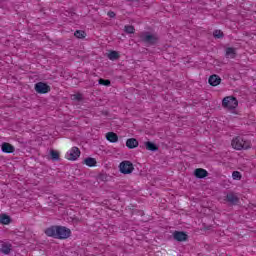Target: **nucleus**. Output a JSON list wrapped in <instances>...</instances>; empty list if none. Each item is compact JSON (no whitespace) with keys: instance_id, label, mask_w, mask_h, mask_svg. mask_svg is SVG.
Listing matches in <instances>:
<instances>
[{"instance_id":"nucleus-27","label":"nucleus","mask_w":256,"mask_h":256,"mask_svg":"<svg viewBox=\"0 0 256 256\" xmlns=\"http://www.w3.org/2000/svg\"><path fill=\"white\" fill-rule=\"evenodd\" d=\"M73 101H83V94L81 93H76L72 95Z\"/></svg>"},{"instance_id":"nucleus-15","label":"nucleus","mask_w":256,"mask_h":256,"mask_svg":"<svg viewBox=\"0 0 256 256\" xmlns=\"http://www.w3.org/2000/svg\"><path fill=\"white\" fill-rule=\"evenodd\" d=\"M12 247H13V246H12L10 243L4 242V243H2V245H1L0 251H1V253H3L4 255H9V254L11 253V248H12Z\"/></svg>"},{"instance_id":"nucleus-12","label":"nucleus","mask_w":256,"mask_h":256,"mask_svg":"<svg viewBox=\"0 0 256 256\" xmlns=\"http://www.w3.org/2000/svg\"><path fill=\"white\" fill-rule=\"evenodd\" d=\"M126 147H128V149H135L139 147V141L135 138H129L126 141Z\"/></svg>"},{"instance_id":"nucleus-13","label":"nucleus","mask_w":256,"mask_h":256,"mask_svg":"<svg viewBox=\"0 0 256 256\" xmlns=\"http://www.w3.org/2000/svg\"><path fill=\"white\" fill-rule=\"evenodd\" d=\"M3 153H15V147L10 143L4 142L2 144Z\"/></svg>"},{"instance_id":"nucleus-29","label":"nucleus","mask_w":256,"mask_h":256,"mask_svg":"<svg viewBox=\"0 0 256 256\" xmlns=\"http://www.w3.org/2000/svg\"><path fill=\"white\" fill-rule=\"evenodd\" d=\"M98 177L100 181H107V174H100Z\"/></svg>"},{"instance_id":"nucleus-7","label":"nucleus","mask_w":256,"mask_h":256,"mask_svg":"<svg viewBox=\"0 0 256 256\" xmlns=\"http://www.w3.org/2000/svg\"><path fill=\"white\" fill-rule=\"evenodd\" d=\"M173 239L179 243H183V241H187V239H189V235L183 231H174Z\"/></svg>"},{"instance_id":"nucleus-26","label":"nucleus","mask_w":256,"mask_h":256,"mask_svg":"<svg viewBox=\"0 0 256 256\" xmlns=\"http://www.w3.org/2000/svg\"><path fill=\"white\" fill-rule=\"evenodd\" d=\"M124 31L128 34H133L135 33V27L131 26V25H126L124 27Z\"/></svg>"},{"instance_id":"nucleus-22","label":"nucleus","mask_w":256,"mask_h":256,"mask_svg":"<svg viewBox=\"0 0 256 256\" xmlns=\"http://www.w3.org/2000/svg\"><path fill=\"white\" fill-rule=\"evenodd\" d=\"M86 35L87 33H85V31L83 30H76L74 33V37H76L77 39H85Z\"/></svg>"},{"instance_id":"nucleus-17","label":"nucleus","mask_w":256,"mask_h":256,"mask_svg":"<svg viewBox=\"0 0 256 256\" xmlns=\"http://www.w3.org/2000/svg\"><path fill=\"white\" fill-rule=\"evenodd\" d=\"M0 223L2 225H9V223H11V216L7 214L0 215Z\"/></svg>"},{"instance_id":"nucleus-20","label":"nucleus","mask_w":256,"mask_h":256,"mask_svg":"<svg viewBox=\"0 0 256 256\" xmlns=\"http://www.w3.org/2000/svg\"><path fill=\"white\" fill-rule=\"evenodd\" d=\"M84 163L88 167H95L97 165V160L95 158L88 157L84 159Z\"/></svg>"},{"instance_id":"nucleus-6","label":"nucleus","mask_w":256,"mask_h":256,"mask_svg":"<svg viewBox=\"0 0 256 256\" xmlns=\"http://www.w3.org/2000/svg\"><path fill=\"white\" fill-rule=\"evenodd\" d=\"M34 89L36 93H39L40 95H45V93H49L51 91V86H49L45 82H38L35 84Z\"/></svg>"},{"instance_id":"nucleus-14","label":"nucleus","mask_w":256,"mask_h":256,"mask_svg":"<svg viewBox=\"0 0 256 256\" xmlns=\"http://www.w3.org/2000/svg\"><path fill=\"white\" fill-rule=\"evenodd\" d=\"M107 141H110V143H117L119 141V136H117V133L115 132H108L106 134Z\"/></svg>"},{"instance_id":"nucleus-16","label":"nucleus","mask_w":256,"mask_h":256,"mask_svg":"<svg viewBox=\"0 0 256 256\" xmlns=\"http://www.w3.org/2000/svg\"><path fill=\"white\" fill-rule=\"evenodd\" d=\"M147 151H159V147L157 146V144L151 142V141H147L144 143Z\"/></svg>"},{"instance_id":"nucleus-19","label":"nucleus","mask_w":256,"mask_h":256,"mask_svg":"<svg viewBox=\"0 0 256 256\" xmlns=\"http://www.w3.org/2000/svg\"><path fill=\"white\" fill-rule=\"evenodd\" d=\"M50 157L52 161H61V156L57 150H50Z\"/></svg>"},{"instance_id":"nucleus-1","label":"nucleus","mask_w":256,"mask_h":256,"mask_svg":"<svg viewBox=\"0 0 256 256\" xmlns=\"http://www.w3.org/2000/svg\"><path fill=\"white\" fill-rule=\"evenodd\" d=\"M44 233L53 239H69L71 237V229L65 226H50L45 229Z\"/></svg>"},{"instance_id":"nucleus-24","label":"nucleus","mask_w":256,"mask_h":256,"mask_svg":"<svg viewBox=\"0 0 256 256\" xmlns=\"http://www.w3.org/2000/svg\"><path fill=\"white\" fill-rule=\"evenodd\" d=\"M213 36L215 37V39H223V37H225V34H223V31L221 30H214Z\"/></svg>"},{"instance_id":"nucleus-4","label":"nucleus","mask_w":256,"mask_h":256,"mask_svg":"<svg viewBox=\"0 0 256 256\" xmlns=\"http://www.w3.org/2000/svg\"><path fill=\"white\" fill-rule=\"evenodd\" d=\"M239 106V101L235 96H226L222 100V107L224 109H228L229 111H233L234 109H237Z\"/></svg>"},{"instance_id":"nucleus-3","label":"nucleus","mask_w":256,"mask_h":256,"mask_svg":"<svg viewBox=\"0 0 256 256\" xmlns=\"http://www.w3.org/2000/svg\"><path fill=\"white\" fill-rule=\"evenodd\" d=\"M139 37L142 43H145L146 45H157L159 42V37H157L156 34H151V32H141Z\"/></svg>"},{"instance_id":"nucleus-9","label":"nucleus","mask_w":256,"mask_h":256,"mask_svg":"<svg viewBox=\"0 0 256 256\" xmlns=\"http://www.w3.org/2000/svg\"><path fill=\"white\" fill-rule=\"evenodd\" d=\"M224 201H227V203H230V205H238L239 197H237L235 193L230 192L226 195Z\"/></svg>"},{"instance_id":"nucleus-18","label":"nucleus","mask_w":256,"mask_h":256,"mask_svg":"<svg viewBox=\"0 0 256 256\" xmlns=\"http://www.w3.org/2000/svg\"><path fill=\"white\" fill-rule=\"evenodd\" d=\"M236 55H237V52L235 48L233 47L226 48V57H230V59H235Z\"/></svg>"},{"instance_id":"nucleus-2","label":"nucleus","mask_w":256,"mask_h":256,"mask_svg":"<svg viewBox=\"0 0 256 256\" xmlns=\"http://www.w3.org/2000/svg\"><path fill=\"white\" fill-rule=\"evenodd\" d=\"M232 147H234V149L237 151L251 149V141L245 139V137L237 136L232 140Z\"/></svg>"},{"instance_id":"nucleus-23","label":"nucleus","mask_w":256,"mask_h":256,"mask_svg":"<svg viewBox=\"0 0 256 256\" xmlns=\"http://www.w3.org/2000/svg\"><path fill=\"white\" fill-rule=\"evenodd\" d=\"M98 83H99V85H104V87H110L111 86V80H109V79L100 78L98 80Z\"/></svg>"},{"instance_id":"nucleus-25","label":"nucleus","mask_w":256,"mask_h":256,"mask_svg":"<svg viewBox=\"0 0 256 256\" xmlns=\"http://www.w3.org/2000/svg\"><path fill=\"white\" fill-rule=\"evenodd\" d=\"M242 175H241V172H239V171H234L233 173H232V178L235 180V181H241V179H242Z\"/></svg>"},{"instance_id":"nucleus-28","label":"nucleus","mask_w":256,"mask_h":256,"mask_svg":"<svg viewBox=\"0 0 256 256\" xmlns=\"http://www.w3.org/2000/svg\"><path fill=\"white\" fill-rule=\"evenodd\" d=\"M107 15H108V17H110L111 19H115V17H116L115 12H113V11H108Z\"/></svg>"},{"instance_id":"nucleus-11","label":"nucleus","mask_w":256,"mask_h":256,"mask_svg":"<svg viewBox=\"0 0 256 256\" xmlns=\"http://www.w3.org/2000/svg\"><path fill=\"white\" fill-rule=\"evenodd\" d=\"M208 83L212 87H217V85H221V77H219V75L216 74L211 75L208 79Z\"/></svg>"},{"instance_id":"nucleus-5","label":"nucleus","mask_w":256,"mask_h":256,"mask_svg":"<svg viewBox=\"0 0 256 256\" xmlns=\"http://www.w3.org/2000/svg\"><path fill=\"white\" fill-rule=\"evenodd\" d=\"M120 173L123 175H131L135 170L133 163L129 160H124L119 164Z\"/></svg>"},{"instance_id":"nucleus-21","label":"nucleus","mask_w":256,"mask_h":256,"mask_svg":"<svg viewBox=\"0 0 256 256\" xmlns=\"http://www.w3.org/2000/svg\"><path fill=\"white\" fill-rule=\"evenodd\" d=\"M119 57H121L119 55V52L117 51H111L109 54H108V59H110V61H117V59H119Z\"/></svg>"},{"instance_id":"nucleus-8","label":"nucleus","mask_w":256,"mask_h":256,"mask_svg":"<svg viewBox=\"0 0 256 256\" xmlns=\"http://www.w3.org/2000/svg\"><path fill=\"white\" fill-rule=\"evenodd\" d=\"M67 155L70 161H77L81 155V150H79L77 147H72L70 153H67Z\"/></svg>"},{"instance_id":"nucleus-10","label":"nucleus","mask_w":256,"mask_h":256,"mask_svg":"<svg viewBox=\"0 0 256 256\" xmlns=\"http://www.w3.org/2000/svg\"><path fill=\"white\" fill-rule=\"evenodd\" d=\"M194 176L197 179H205V177H209V172L203 168H197L194 170Z\"/></svg>"}]
</instances>
